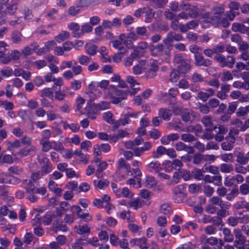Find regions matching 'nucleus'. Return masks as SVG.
Instances as JSON below:
<instances>
[{"mask_svg":"<svg viewBox=\"0 0 249 249\" xmlns=\"http://www.w3.org/2000/svg\"><path fill=\"white\" fill-rule=\"evenodd\" d=\"M192 174L194 178L197 180H201L203 178L202 171L200 169H195L192 171Z\"/></svg>","mask_w":249,"mask_h":249,"instance_id":"nucleus-55","label":"nucleus"},{"mask_svg":"<svg viewBox=\"0 0 249 249\" xmlns=\"http://www.w3.org/2000/svg\"><path fill=\"white\" fill-rule=\"evenodd\" d=\"M211 12L213 15L210 18L211 23L214 26H216L218 20L225 15V7L223 5L214 6Z\"/></svg>","mask_w":249,"mask_h":249,"instance_id":"nucleus-3","label":"nucleus"},{"mask_svg":"<svg viewBox=\"0 0 249 249\" xmlns=\"http://www.w3.org/2000/svg\"><path fill=\"white\" fill-rule=\"evenodd\" d=\"M182 123L179 119H174L172 122L167 124V128L171 129L173 128L175 130H182Z\"/></svg>","mask_w":249,"mask_h":249,"instance_id":"nucleus-20","label":"nucleus"},{"mask_svg":"<svg viewBox=\"0 0 249 249\" xmlns=\"http://www.w3.org/2000/svg\"><path fill=\"white\" fill-rule=\"evenodd\" d=\"M239 132V129L235 127H231L229 131L228 135L225 138V140H230L231 142L234 143L238 137Z\"/></svg>","mask_w":249,"mask_h":249,"instance_id":"nucleus-16","label":"nucleus"},{"mask_svg":"<svg viewBox=\"0 0 249 249\" xmlns=\"http://www.w3.org/2000/svg\"><path fill=\"white\" fill-rule=\"evenodd\" d=\"M53 93V91L52 88H45L41 91V96L51 98L52 96Z\"/></svg>","mask_w":249,"mask_h":249,"instance_id":"nucleus-62","label":"nucleus"},{"mask_svg":"<svg viewBox=\"0 0 249 249\" xmlns=\"http://www.w3.org/2000/svg\"><path fill=\"white\" fill-rule=\"evenodd\" d=\"M182 166L183 163L179 160L175 159L171 162L172 168L175 170H179Z\"/></svg>","mask_w":249,"mask_h":249,"instance_id":"nucleus-61","label":"nucleus"},{"mask_svg":"<svg viewBox=\"0 0 249 249\" xmlns=\"http://www.w3.org/2000/svg\"><path fill=\"white\" fill-rule=\"evenodd\" d=\"M128 92L129 93V91L127 90L116 89L115 90V94L120 98L121 100L125 99Z\"/></svg>","mask_w":249,"mask_h":249,"instance_id":"nucleus-45","label":"nucleus"},{"mask_svg":"<svg viewBox=\"0 0 249 249\" xmlns=\"http://www.w3.org/2000/svg\"><path fill=\"white\" fill-rule=\"evenodd\" d=\"M233 234L235 240L234 241V246L238 245H243L246 241V237L243 234L241 230L235 229L233 230Z\"/></svg>","mask_w":249,"mask_h":249,"instance_id":"nucleus-8","label":"nucleus"},{"mask_svg":"<svg viewBox=\"0 0 249 249\" xmlns=\"http://www.w3.org/2000/svg\"><path fill=\"white\" fill-rule=\"evenodd\" d=\"M166 151V149L164 147L160 146L157 148L156 151L152 152V157L154 159L159 158L161 155L165 154Z\"/></svg>","mask_w":249,"mask_h":249,"instance_id":"nucleus-32","label":"nucleus"},{"mask_svg":"<svg viewBox=\"0 0 249 249\" xmlns=\"http://www.w3.org/2000/svg\"><path fill=\"white\" fill-rule=\"evenodd\" d=\"M91 58L86 55H82L78 58V62L80 64L87 66L90 62Z\"/></svg>","mask_w":249,"mask_h":249,"instance_id":"nucleus-46","label":"nucleus"},{"mask_svg":"<svg viewBox=\"0 0 249 249\" xmlns=\"http://www.w3.org/2000/svg\"><path fill=\"white\" fill-rule=\"evenodd\" d=\"M174 62L181 73H185L191 70L190 61L186 59L181 54H176L175 55Z\"/></svg>","mask_w":249,"mask_h":249,"instance_id":"nucleus-1","label":"nucleus"},{"mask_svg":"<svg viewBox=\"0 0 249 249\" xmlns=\"http://www.w3.org/2000/svg\"><path fill=\"white\" fill-rule=\"evenodd\" d=\"M70 36V34L68 32L62 31L58 36L55 37V40L60 43L62 41L68 38Z\"/></svg>","mask_w":249,"mask_h":249,"instance_id":"nucleus-42","label":"nucleus"},{"mask_svg":"<svg viewBox=\"0 0 249 249\" xmlns=\"http://www.w3.org/2000/svg\"><path fill=\"white\" fill-rule=\"evenodd\" d=\"M53 226L58 230H61L63 231H67L68 228L66 225L63 224L62 221L57 220L53 224Z\"/></svg>","mask_w":249,"mask_h":249,"instance_id":"nucleus-58","label":"nucleus"},{"mask_svg":"<svg viewBox=\"0 0 249 249\" xmlns=\"http://www.w3.org/2000/svg\"><path fill=\"white\" fill-rule=\"evenodd\" d=\"M93 30L92 27L89 23H85L81 27V31L80 33H74L73 35L74 37H79L81 35H83L85 33H89Z\"/></svg>","mask_w":249,"mask_h":249,"instance_id":"nucleus-25","label":"nucleus"},{"mask_svg":"<svg viewBox=\"0 0 249 249\" xmlns=\"http://www.w3.org/2000/svg\"><path fill=\"white\" fill-rule=\"evenodd\" d=\"M199 241L203 244H208L211 246L217 245L218 239L215 237L211 236L207 237L205 234H202L199 238Z\"/></svg>","mask_w":249,"mask_h":249,"instance_id":"nucleus-11","label":"nucleus"},{"mask_svg":"<svg viewBox=\"0 0 249 249\" xmlns=\"http://www.w3.org/2000/svg\"><path fill=\"white\" fill-rule=\"evenodd\" d=\"M85 110L88 114H96L100 111L99 108L97 107V104H95L91 103H87V106L85 108Z\"/></svg>","mask_w":249,"mask_h":249,"instance_id":"nucleus-24","label":"nucleus"},{"mask_svg":"<svg viewBox=\"0 0 249 249\" xmlns=\"http://www.w3.org/2000/svg\"><path fill=\"white\" fill-rule=\"evenodd\" d=\"M198 109L199 111L204 114H208L210 112V108L208 105L199 104Z\"/></svg>","mask_w":249,"mask_h":249,"instance_id":"nucleus-56","label":"nucleus"},{"mask_svg":"<svg viewBox=\"0 0 249 249\" xmlns=\"http://www.w3.org/2000/svg\"><path fill=\"white\" fill-rule=\"evenodd\" d=\"M233 143L234 142H231L230 140H226V141L222 142L221 146L223 150L225 151H230L233 148Z\"/></svg>","mask_w":249,"mask_h":249,"instance_id":"nucleus-40","label":"nucleus"},{"mask_svg":"<svg viewBox=\"0 0 249 249\" xmlns=\"http://www.w3.org/2000/svg\"><path fill=\"white\" fill-rule=\"evenodd\" d=\"M182 120L185 122H192L196 118L195 113L192 110L187 108H184L181 112Z\"/></svg>","mask_w":249,"mask_h":249,"instance_id":"nucleus-9","label":"nucleus"},{"mask_svg":"<svg viewBox=\"0 0 249 249\" xmlns=\"http://www.w3.org/2000/svg\"><path fill=\"white\" fill-rule=\"evenodd\" d=\"M195 64L196 66L209 67L212 64V61L209 59L204 58L201 53H196L194 55Z\"/></svg>","mask_w":249,"mask_h":249,"instance_id":"nucleus-7","label":"nucleus"},{"mask_svg":"<svg viewBox=\"0 0 249 249\" xmlns=\"http://www.w3.org/2000/svg\"><path fill=\"white\" fill-rule=\"evenodd\" d=\"M213 59L221 68L228 67L232 68L235 63V57L231 55H228L225 57L222 54H217L214 55Z\"/></svg>","mask_w":249,"mask_h":249,"instance_id":"nucleus-2","label":"nucleus"},{"mask_svg":"<svg viewBox=\"0 0 249 249\" xmlns=\"http://www.w3.org/2000/svg\"><path fill=\"white\" fill-rule=\"evenodd\" d=\"M129 205L130 207H132L136 210L138 208H140L142 206V202L139 198H133L130 200Z\"/></svg>","mask_w":249,"mask_h":249,"instance_id":"nucleus-37","label":"nucleus"},{"mask_svg":"<svg viewBox=\"0 0 249 249\" xmlns=\"http://www.w3.org/2000/svg\"><path fill=\"white\" fill-rule=\"evenodd\" d=\"M187 12L190 18H196L198 16V9L196 6L192 5Z\"/></svg>","mask_w":249,"mask_h":249,"instance_id":"nucleus-36","label":"nucleus"},{"mask_svg":"<svg viewBox=\"0 0 249 249\" xmlns=\"http://www.w3.org/2000/svg\"><path fill=\"white\" fill-rule=\"evenodd\" d=\"M176 33L173 31H170L165 39L163 40V43L166 46L167 49L170 51L173 47L172 43L174 41V36Z\"/></svg>","mask_w":249,"mask_h":249,"instance_id":"nucleus-15","label":"nucleus"},{"mask_svg":"<svg viewBox=\"0 0 249 249\" xmlns=\"http://www.w3.org/2000/svg\"><path fill=\"white\" fill-rule=\"evenodd\" d=\"M151 54L153 56H163L164 55L168 56L170 54V51H166L165 46L161 43H158L156 46L150 45L149 48Z\"/></svg>","mask_w":249,"mask_h":249,"instance_id":"nucleus-5","label":"nucleus"},{"mask_svg":"<svg viewBox=\"0 0 249 249\" xmlns=\"http://www.w3.org/2000/svg\"><path fill=\"white\" fill-rule=\"evenodd\" d=\"M233 79V76L230 71H224L221 76V81L226 82L231 80Z\"/></svg>","mask_w":249,"mask_h":249,"instance_id":"nucleus-43","label":"nucleus"},{"mask_svg":"<svg viewBox=\"0 0 249 249\" xmlns=\"http://www.w3.org/2000/svg\"><path fill=\"white\" fill-rule=\"evenodd\" d=\"M118 169L125 168L126 170L131 169L129 163H126L123 158H120L118 160Z\"/></svg>","mask_w":249,"mask_h":249,"instance_id":"nucleus-53","label":"nucleus"},{"mask_svg":"<svg viewBox=\"0 0 249 249\" xmlns=\"http://www.w3.org/2000/svg\"><path fill=\"white\" fill-rule=\"evenodd\" d=\"M147 168L150 172H159L161 169V166L158 161H152L147 165Z\"/></svg>","mask_w":249,"mask_h":249,"instance_id":"nucleus-30","label":"nucleus"},{"mask_svg":"<svg viewBox=\"0 0 249 249\" xmlns=\"http://www.w3.org/2000/svg\"><path fill=\"white\" fill-rule=\"evenodd\" d=\"M52 148L57 151H61L64 150L62 143L60 142L52 141Z\"/></svg>","mask_w":249,"mask_h":249,"instance_id":"nucleus-59","label":"nucleus"},{"mask_svg":"<svg viewBox=\"0 0 249 249\" xmlns=\"http://www.w3.org/2000/svg\"><path fill=\"white\" fill-rule=\"evenodd\" d=\"M202 123L207 127H212L213 125V121L212 117L206 115L201 119Z\"/></svg>","mask_w":249,"mask_h":249,"instance_id":"nucleus-35","label":"nucleus"},{"mask_svg":"<svg viewBox=\"0 0 249 249\" xmlns=\"http://www.w3.org/2000/svg\"><path fill=\"white\" fill-rule=\"evenodd\" d=\"M231 206V204L230 203L225 202V204L221 206L220 209L218 210L217 212V216L221 218V217H225L228 216L230 214V213L227 210H228Z\"/></svg>","mask_w":249,"mask_h":249,"instance_id":"nucleus-17","label":"nucleus"},{"mask_svg":"<svg viewBox=\"0 0 249 249\" xmlns=\"http://www.w3.org/2000/svg\"><path fill=\"white\" fill-rule=\"evenodd\" d=\"M160 211L162 214H168L171 212V207L169 204H163L161 205Z\"/></svg>","mask_w":249,"mask_h":249,"instance_id":"nucleus-49","label":"nucleus"},{"mask_svg":"<svg viewBox=\"0 0 249 249\" xmlns=\"http://www.w3.org/2000/svg\"><path fill=\"white\" fill-rule=\"evenodd\" d=\"M213 130L215 133L214 135V140L218 142H221L225 140L224 135L228 131V127L227 126L217 124L213 127Z\"/></svg>","mask_w":249,"mask_h":249,"instance_id":"nucleus-4","label":"nucleus"},{"mask_svg":"<svg viewBox=\"0 0 249 249\" xmlns=\"http://www.w3.org/2000/svg\"><path fill=\"white\" fill-rule=\"evenodd\" d=\"M8 171L10 173L20 176L23 173L24 170L23 168L18 166H13L8 168Z\"/></svg>","mask_w":249,"mask_h":249,"instance_id":"nucleus-34","label":"nucleus"},{"mask_svg":"<svg viewBox=\"0 0 249 249\" xmlns=\"http://www.w3.org/2000/svg\"><path fill=\"white\" fill-rule=\"evenodd\" d=\"M236 157V161L240 163V164L245 165L247 164L249 161L246 154H245L243 152H238Z\"/></svg>","mask_w":249,"mask_h":249,"instance_id":"nucleus-31","label":"nucleus"},{"mask_svg":"<svg viewBox=\"0 0 249 249\" xmlns=\"http://www.w3.org/2000/svg\"><path fill=\"white\" fill-rule=\"evenodd\" d=\"M36 150V147L34 146H31L28 149H25L19 152V154L22 157L27 156L29 154L34 153Z\"/></svg>","mask_w":249,"mask_h":249,"instance_id":"nucleus-41","label":"nucleus"},{"mask_svg":"<svg viewBox=\"0 0 249 249\" xmlns=\"http://www.w3.org/2000/svg\"><path fill=\"white\" fill-rule=\"evenodd\" d=\"M93 183L95 187L100 189L107 186L108 184V181L106 180H94Z\"/></svg>","mask_w":249,"mask_h":249,"instance_id":"nucleus-50","label":"nucleus"},{"mask_svg":"<svg viewBox=\"0 0 249 249\" xmlns=\"http://www.w3.org/2000/svg\"><path fill=\"white\" fill-rule=\"evenodd\" d=\"M19 3L18 0H12L10 3H8L6 5L5 9H4L6 12L10 15H13L18 9V6Z\"/></svg>","mask_w":249,"mask_h":249,"instance_id":"nucleus-13","label":"nucleus"},{"mask_svg":"<svg viewBox=\"0 0 249 249\" xmlns=\"http://www.w3.org/2000/svg\"><path fill=\"white\" fill-rule=\"evenodd\" d=\"M180 24L179 22V20L178 18H175L172 20L171 22L170 23V27L174 31H178L179 29L180 31Z\"/></svg>","mask_w":249,"mask_h":249,"instance_id":"nucleus-52","label":"nucleus"},{"mask_svg":"<svg viewBox=\"0 0 249 249\" xmlns=\"http://www.w3.org/2000/svg\"><path fill=\"white\" fill-rule=\"evenodd\" d=\"M27 185L25 187V190L26 192L28 194H35L36 193V188L35 183L36 182L35 181L32 180V179L28 180H27Z\"/></svg>","mask_w":249,"mask_h":249,"instance_id":"nucleus-29","label":"nucleus"},{"mask_svg":"<svg viewBox=\"0 0 249 249\" xmlns=\"http://www.w3.org/2000/svg\"><path fill=\"white\" fill-rule=\"evenodd\" d=\"M223 233L224 235V240L226 242H232L234 240V234L231 233L230 230L225 228L223 230Z\"/></svg>","mask_w":249,"mask_h":249,"instance_id":"nucleus-26","label":"nucleus"},{"mask_svg":"<svg viewBox=\"0 0 249 249\" xmlns=\"http://www.w3.org/2000/svg\"><path fill=\"white\" fill-rule=\"evenodd\" d=\"M237 117L241 118L243 119L246 118L248 116V113L245 107H241L237 109L236 112Z\"/></svg>","mask_w":249,"mask_h":249,"instance_id":"nucleus-39","label":"nucleus"},{"mask_svg":"<svg viewBox=\"0 0 249 249\" xmlns=\"http://www.w3.org/2000/svg\"><path fill=\"white\" fill-rule=\"evenodd\" d=\"M232 29L234 32H239L242 34H247L249 27H247L242 23H234L232 25Z\"/></svg>","mask_w":249,"mask_h":249,"instance_id":"nucleus-21","label":"nucleus"},{"mask_svg":"<svg viewBox=\"0 0 249 249\" xmlns=\"http://www.w3.org/2000/svg\"><path fill=\"white\" fill-rule=\"evenodd\" d=\"M181 139L185 142H191L196 141V139L190 133H184L181 135Z\"/></svg>","mask_w":249,"mask_h":249,"instance_id":"nucleus-38","label":"nucleus"},{"mask_svg":"<svg viewBox=\"0 0 249 249\" xmlns=\"http://www.w3.org/2000/svg\"><path fill=\"white\" fill-rule=\"evenodd\" d=\"M113 115L109 111L105 112L103 114V119L105 121L110 124H114V120L113 119Z\"/></svg>","mask_w":249,"mask_h":249,"instance_id":"nucleus-47","label":"nucleus"},{"mask_svg":"<svg viewBox=\"0 0 249 249\" xmlns=\"http://www.w3.org/2000/svg\"><path fill=\"white\" fill-rule=\"evenodd\" d=\"M138 58V52L135 49L134 53H131L128 57L125 58L124 60V65L126 67L131 66L132 65L134 60H137Z\"/></svg>","mask_w":249,"mask_h":249,"instance_id":"nucleus-22","label":"nucleus"},{"mask_svg":"<svg viewBox=\"0 0 249 249\" xmlns=\"http://www.w3.org/2000/svg\"><path fill=\"white\" fill-rule=\"evenodd\" d=\"M179 138V135L177 133H171L168 135L164 136L161 138L160 141L164 145L168 144L171 141L178 140Z\"/></svg>","mask_w":249,"mask_h":249,"instance_id":"nucleus-18","label":"nucleus"},{"mask_svg":"<svg viewBox=\"0 0 249 249\" xmlns=\"http://www.w3.org/2000/svg\"><path fill=\"white\" fill-rule=\"evenodd\" d=\"M78 234H84L89 233L90 232V229L87 225L79 226L76 231Z\"/></svg>","mask_w":249,"mask_h":249,"instance_id":"nucleus-57","label":"nucleus"},{"mask_svg":"<svg viewBox=\"0 0 249 249\" xmlns=\"http://www.w3.org/2000/svg\"><path fill=\"white\" fill-rule=\"evenodd\" d=\"M40 164H42L41 170V173L45 176L48 174L52 170V165L46 158H43L39 160Z\"/></svg>","mask_w":249,"mask_h":249,"instance_id":"nucleus-12","label":"nucleus"},{"mask_svg":"<svg viewBox=\"0 0 249 249\" xmlns=\"http://www.w3.org/2000/svg\"><path fill=\"white\" fill-rule=\"evenodd\" d=\"M204 77L202 75L197 72H194L191 77L192 81L194 83L201 82L204 81Z\"/></svg>","mask_w":249,"mask_h":249,"instance_id":"nucleus-54","label":"nucleus"},{"mask_svg":"<svg viewBox=\"0 0 249 249\" xmlns=\"http://www.w3.org/2000/svg\"><path fill=\"white\" fill-rule=\"evenodd\" d=\"M145 186L147 188H152L155 186L156 181L153 177H147L145 180Z\"/></svg>","mask_w":249,"mask_h":249,"instance_id":"nucleus-48","label":"nucleus"},{"mask_svg":"<svg viewBox=\"0 0 249 249\" xmlns=\"http://www.w3.org/2000/svg\"><path fill=\"white\" fill-rule=\"evenodd\" d=\"M232 86L237 89H243L245 90L249 89V80H245L244 82L236 81L233 83Z\"/></svg>","mask_w":249,"mask_h":249,"instance_id":"nucleus-27","label":"nucleus"},{"mask_svg":"<svg viewBox=\"0 0 249 249\" xmlns=\"http://www.w3.org/2000/svg\"><path fill=\"white\" fill-rule=\"evenodd\" d=\"M211 202L213 205H215L221 207L223 205H225V203L223 202L221 198L219 196H213L211 199Z\"/></svg>","mask_w":249,"mask_h":249,"instance_id":"nucleus-51","label":"nucleus"},{"mask_svg":"<svg viewBox=\"0 0 249 249\" xmlns=\"http://www.w3.org/2000/svg\"><path fill=\"white\" fill-rule=\"evenodd\" d=\"M158 114L164 121H169L172 115L170 110L166 108H160L159 110Z\"/></svg>","mask_w":249,"mask_h":249,"instance_id":"nucleus-19","label":"nucleus"},{"mask_svg":"<svg viewBox=\"0 0 249 249\" xmlns=\"http://www.w3.org/2000/svg\"><path fill=\"white\" fill-rule=\"evenodd\" d=\"M220 171L223 173H230L234 170L233 166L231 163H222L219 166Z\"/></svg>","mask_w":249,"mask_h":249,"instance_id":"nucleus-28","label":"nucleus"},{"mask_svg":"<svg viewBox=\"0 0 249 249\" xmlns=\"http://www.w3.org/2000/svg\"><path fill=\"white\" fill-rule=\"evenodd\" d=\"M22 35L18 31H14L11 35V40L15 43H19L22 41Z\"/></svg>","mask_w":249,"mask_h":249,"instance_id":"nucleus-33","label":"nucleus"},{"mask_svg":"<svg viewBox=\"0 0 249 249\" xmlns=\"http://www.w3.org/2000/svg\"><path fill=\"white\" fill-rule=\"evenodd\" d=\"M221 159L225 162H232L233 155L232 153H226L220 156Z\"/></svg>","mask_w":249,"mask_h":249,"instance_id":"nucleus-63","label":"nucleus"},{"mask_svg":"<svg viewBox=\"0 0 249 249\" xmlns=\"http://www.w3.org/2000/svg\"><path fill=\"white\" fill-rule=\"evenodd\" d=\"M34 235L32 233L27 232L24 236L23 243L26 244H30L33 240Z\"/></svg>","mask_w":249,"mask_h":249,"instance_id":"nucleus-64","label":"nucleus"},{"mask_svg":"<svg viewBox=\"0 0 249 249\" xmlns=\"http://www.w3.org/2000/svg\"><path fill=\"white\" fill-rule=\"evenodd\" d=\"M214 94V90L212 88L205 90V92L199 91L197 93V98L203 102H206L209 98Z\"/></svg>","mask_w":249,"mask_h":249,"instance_id":"nucleus-10","label":"nucleus"},{"mask_svg":"<svg viewBox=\"0 0 249 249\" xmlns=\"http://www.w3.org/2000/svg\"><path fill=\"white\" fill-rule=\"evenodd\" d=\"M239 192L242 195L249 194V185L247 183L242 184L240 186Z\"/></svg>","mask_w":249,"mask_h":249,"instance_id":"nucleus-60","label":"nucleus"},{"mask_svg":"<svg viewBox=\"0 0 249 249\" xmlns=\"http://www.w3.org/2000/svg\"><path fill=\"white\" fill-rule=\"evenodd\" d=\"M175 148L177 151L184 150L188 154H192L194 152V150L191 146L185 145L182 142H178L175 145Z\"/></svg>","mask_w":249,"mask_h":249,"instance_id":"nucleus-23","label":"nucleus"},{"mask_svg":"<svg viewBox=\"0 0 249 249\" xmlns=\"http://www.w3.org/2000/svg\"><path fill=\"white\" fill-rule=\"evenodd\" d=\"M41 143L42 146V151L44 152L49 151L51 148H52V142L48 141H41Z\"/></svg>","mask_w":249,"mask_h":249,"instance_id":"nucleus-44","label":"nucleus"},{"mask_svg":"<svg viewBox=\"0 0 249 249\" xmlns=\"http://www.w3.org/2000/svg\"><path fill=\"white\" fill-rule=\"evenodd\" d=\"M126 81L130 84V86L131 88H133L135 86H137L138 88H134V91H129V93L133 95L136 94L140 90L141 88L140 87L139 83L134 79V77L132 76H128L126 78Z\"/></svg>","mask_w":249,"mask_h":249,"instance_id":"nucleus-14","label":"nucleus"},{"mask_svg":"<svg viewBox=\"0 0 249 249\" xmlns=\"http://www.w3.org/2000/svg\"><path fill=\"white\" fill-rule=\"evenodd\" d=\"M174 193V199L178 203H180L183 201L186 197V194L184 186L183 185H179L176 187L173 190Z\"/></svg>","mask_w":249,"mask_h":249,"instance_id":"nucleus-6","label":"nucleus"}]
</instances>
